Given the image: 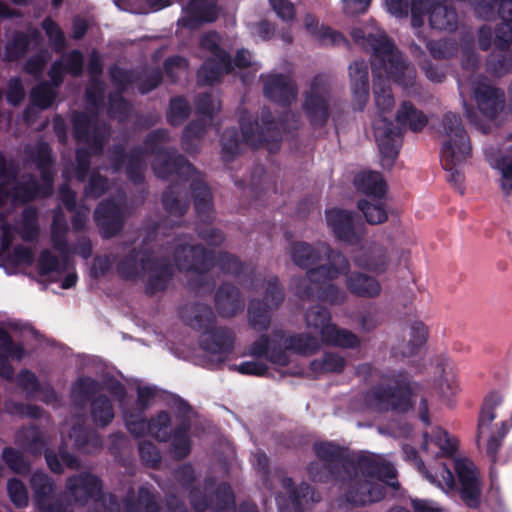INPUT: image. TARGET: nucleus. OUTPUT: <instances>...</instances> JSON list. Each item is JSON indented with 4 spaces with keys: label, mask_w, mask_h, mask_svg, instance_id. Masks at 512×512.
Returning a JSON list of instances; mask_svg holds the SVG:
<instances>
[{
    "label": "nucleus",
    "mask_w": 512,
    "mask_h": 512,
    "mask_svg": "<svg viewBox=\"0 0 512 512\" xmlns=\"http://www.w3.org/2000/svg\"><path fill=\"white\" fill-rule=\"evenodd\" d=\"M167 246L161 249V258L154 257L148 251L132 250L117 265L119 275L128 280H134L148 274L146 291L154 294L163 291L172 279L175 267L165 258L172 253L176 268L186 273L191 289L201 290L210 286V276L217 267L225 274L240 277L241 283L249 290L264 294V300L252 299L248 307L249 325L257 331H265L270 325V312L279 307L284 300V290L274 275L263 276L250 268H244L242 263L233 255L219 253L216 257L212 251H207L199 245H193L186 235H177L173 241H167Z\"/></svg>",
    "instance_id": "1"
},
{
    "label": "nucleus",
    "mask_w": 512,
    "mask_h": 512,
    "mask_svg": "<svg viewBox=\"0 0 512 512\" xmlns=\"http://www.w3.org/2000/svg\"><path fill=\"white\" fill-rule=\"evenodd\" d=\"M169 141V133L165 129L152 131L145 140V147H137L125 154L122 145H115L110 151L111 169L114 173L120 171L127 159L126 174L133 183H141L148 154L154 155L152 169L155 175L162 179L171 180L168 189L163 193L162 204L168 214L167 219L152 228L143 239L146 246L152 240H160V236L168 237L166 233L168 224L174 226L188 208L186 187L189 184L194 206L198 217L203 223L213 219L212 194L203 175L197 171L182 155L175 150H167L162 147Z\"/></svg>",
    "instance_id": "2"
},
{
    "label": "nucleus",
    "mask_w": 512,
    "mask_h": 512,
    "mask_svg": "<svg viewBox=\"0 0 512 512\" xmlns=\"http://www.w3.org/2000/svg\"><path fill=\"white\" fill-rule=\"evenodd\" d=\"M351 37L357 45L371 52L373 91L378 109L372 125L382 166L389 169L399 153L402 128L419 132L428 123L427 116L406 101L401 104L396 114L398 127L386 116V113H390L394 107L390 80L408 90L415 84L416 71L405 62L400 51L375 22L371 21L361 27L353 28Z\"/></svg>",
    "instance_id": "3"
},
{
    "label": "nucleus",
    "mask_w": 512,
    "mask_h": 512,
    "mask_svg": "<svg viewBox=\"0 0 512 512\" xmlns=\"http://www.w3.org/2000/svg\"><path fill=\"white\" fill-rule=\"evenodd\" d=\"M313 450L319 461L308 464L309 479L337 485L344 491L345 501L353 506H366L385 498L386 484L372 479L386 481L396 478L392 464L373 455L351 454L348 448L333 441L315 442Z\"/></svg>",
    "instance_id": "4"
},
{
    "label": "nucleus",
    "mask_w": 512,
    "mask_h": 512,
    "mask_svg": "<svg viewBox=\"0 0 512 512\" xmlns=\"http://www.w3.org/2000/svg\"><path fill=\"white\" fill-rule=\"evenodd\" d=\"M25 163H35L41 174L42 183H38L35 176H30L27 183H18L11 191H7L3 184H0V252L6 253L11 248L16 234L24 242H34L40 234L39 212L34 207L25 208L20 219L15 225L7 222L8 212L4 210L10 203L25 204L39 197H46L53 192V158L49 145L39 141L35 144L26 145L24 148Z\"/></svg>",
    "instance_id": "5"
},
{
    "label": "nucleus",
    "mask_w": 512,
    "mask_h": 512,
    "mask_svg": "<svg viewBox=\"0 0 512 512\" xmlns=\"http://www.w3.org/2000/svg\"><path fill=\"white\" fill-rule=\"evenodd\" d=\"M103 63L100 55L93 51L89 57V84L86 88V101L91 113L74 112L72 114L73 135L77 142L88 146L76 150L75 176L83 182L91 165L92 155H101L105 143L110 137L109 126L98 119V112L104 101V83L99 80Z\"/></svg>",
    "instance_id": "6"
},
{
    "label": "nucleus",
    "mask_w": 512,
    "mask_h": 512,
    "mask_svg": "<svg viewBox=\"0 0 512 512\" xmlns=\"http://www.w3.org/2000/svg\"><path fill=\"white\" fill-rule=\"evenodd\" d=\"M288 118H294L293 114H286L278 124L272 118L270 111L263 108L261 111V124L258 121H248L247 112L240 115L242 134L239 136L236 129H227L221 136V154L225 161H230L242 151L243 146L253 148H266L269 153H275L280 148L282 130L290 129Z\"/></svg>",
    "instance_id": "7"
},
{
    "label": "nucleus",
    "mask_w": 512,
    "mask_h": 512,
    "mask_svg": "<svg viewBox=\"0 0 512 512\" xmlns=\"http://www.w3.org/2000/svg\"><path fill=\"white\" fill-rule=\"evenodd\" d=\"M290 254L295 265L307 270L305 279L312 284L332 281L350 270L348 259L324 242L315 245L296 242L292 245Z\"/></svg>",
    "instance_id": "8"
},
{
    "label": "nucleus",
    "mask_w": 512,
    "mask_h": 512,
    "mask_svg": "<svg viewBox=\"0 0 512 512\" xmlns=\"http://www.w3.org/2000/svg\"><path fill=\"white\" fill-rule=\"evenodd\" d=\"M437 130L445 137L440 155L442 166L447 172V181L463 194L465 187L462 166L471 157L469 136L460 116L453 112L443 115Z\"/></svg>",
    "instance_id": "9"
},
{
    "label": "nucleus",
    "mask_w": 512,
    "mask_h": 512,
    "mask_svg": "<svg viewBox=\"0 0 512 512\" xmlns=\"http://www.w3.org/2000/svg\"><path fill=\"white\" fill-rule=\"evenodd\" d=\"M181 318L191 328L202 331L200 346L212 361L222 362L232 352L234 336L231 330L215 326V316L205 304L186 305Z\"/></svg>",
    "instance_id": "10"
},
{
    "label": "nucleus",
    "mask_w": 512,
    "mask_h": 512,
    "mask_svg": "<svg viewBox=\"0 0 512 512\" xmlns=\"http://www.w3.org/2000/svg\"><path fill=\"white\" fill-rule=\"evenodd\" d=\"M323 342L317 337L308 334H286L282 330H275L271 339L261 335L249 346V354L256 357H265L278 366H286L290 362V353L310 356L317 353Z\"/></svg>",
    "instance_id": "11"
},
{
    "label": "nucleus",
    "mask_w": 512,
    "mask_h": 512,
    "mask_svg": "<svg viewBox=\"0 0 512 512\" xmlns=\"http://www.w3.org/2000/svg\"><path fill=\"white\" fill-rule=\"evenodd\" d=\"M219 42L220 36L215 32L206 33L200 39V48L207 51L209 57L197 72L198 82L212 85L220 81L223 75L231 73L235 67L249 68L253 72V78L261 66L253 59L252 54L247 49H239L232 61L229 54L220 48Z\"/></svg>",
    "instance_id": "12"
},
{
    "label": "nucleus",
    "mask_w": 512,
    "mask_h": 512,
    "mask_svg": "<svg viewBox=\"0 0 512 512\" xmlns=\"http://www.w3.org/2000/svg\"><path fill=\"white\" fill-rule=\"evenodd\" d=\"M84 58L80 51L73 50L62 55L61 59L55 61L49 71L52 83L42 82L36 85L30 94L31 104L24 111V120L27 124L33 121L35 109L49 108L56 96V89L62 84L64 72L73 76L81 75L83 71Z\"/></svg>",
    "instance_id": "13"
},
{
    "label": "nucleus",
    "mask_w": 512,
    "mask_h": 512,
    "mask_svg": "<svg viewBox=\"0 0 512 512\" xmlns=\"http://www.w3.org/2000/svg\"><path fill=\"white\" fill-rule=\"evenodd\" d=\"M110 78L119 92L127 90L133 84L141 94H146L155 89L161 81V72L158 69H142L140 71L124 70L118 66L110 68ZM130 112L129 103L120 93L109 96V114L123 121Z\"/></svg>",
    "instance_id": "14"
},
{
    "label": "nucleus",
    "mask_w": 512,
    "mask_h": 512,
    "mask_svg": "<svg viewBox=\"0 0 512 512\" xmlns=\"http://www.w3.org/2000/svg\"><path fill=\"white\" fill-rule=\"evenodd\" d=\"M305 323L309 329H313L320 336V341L328 346L344 349H356L360 346V338L348 329L340 328L331 321L330 311L315 305L305 313Z\"/></svg>",
    "instance_id": "15"
},
{
    "label": "nucleus",
    "mask_w": 512,
    "mask_h": 512,
    "mask_svg": "<svg viewBox=\"0 0 512 512\" xmlns=\"http://www.w3.org/2000/svg\"><path fill=\"white\" fill-rule=\"evenodd\" d=\"M475 8L477 0H470ZM428 17L430 27L436 30L453 31L457 28V13L447 5V0H411V24L420 31Z\"/></svg>",
    "instance_id": "16"
},
{
    "label": "nucleus",
    "mask_w": 512,
    "mask_h": 512,
    "mask_svg": "<svg viewBox=\"0 0 512 512\" xmlns=\"http://www.w3.org/2000/svg\"><path fill=\"white\" fill-rule=\"evenodd\" d=\"M68 223L60 207L53 211V220L51 223V242L53 248L61 255L59 260L48 249L43 250L38 259V268L40 274L61 273L68 266V256L70 247L68 245Z\"/></svg>",
    "instance_id": "17"
},
{
    "label": "nucleus",
    "mask_w": 512,
    "mask_h": 512,
    "mask_svg": "<svg viewBox=\"0 0 512 512\" xmlns=\"http://www.w3.org/2000/svg\"><path fill=\"white\" fill-rule=\"evenodd\" d=\"M413 394L412 386H373L364 402L375 412L404 414L413 408Z\"/></svg>",
    "instance_id": "18"
},
{
    "label": "nucleus",
    "mask_w": 512,
    "mask_h": 512,
    "mask_svg": "<svg viewBox=\"0 0 512 512\" xmlns=\"http://www.w3.org/2000/svg\"><path fill=\"white\" fill-rule=\"evenodd\" d=\"M331 85L325 74L316 75L310 82L303 101V111L314 127L326 124L330 115Z\"/></svg>",
    "instance_id": "19"
},
{
    "label": "nucleus",
    "mask_w": 512,
    "mask_h": 512,
    "mask_svg": "<svg viewBox=\"0 0 512 512\" xmlns=\"http://www.w3.org/2000/svg\"><path fill=\"white\" fill-rule=\"evenodd\" d=\"M497 14L503 21L495 29L494 49L507 52L512 46V0H477L475 13L484 20H491Z\"/></svg>",
    "instance_id": "20"
},
{
    "label": "nucleus",
    "mask_w": 512,
    "mask_h": 512,
    "mask_svg": "<svg viewBox=\"0 0 512 512\" xmlns=\"http://www.w3.org/2000/svg\"><path fill=\"white\" fill-rule=\"evenodd\" d=\"M76 369L74 384H142L140 380L124 376L114 366L94 356L78 358Z\"/></svg>",
    "instance_id": "21"
},
{
    "label": "nucleus",
    "mask_w": 512,
    "mask_h": 512,
    "mask_svg": "<svg viewBox=\"0 0 512 512\" xmlns=\"http://www.w3.org/2000/svg\"><path fill=\"white\" fill-rule=\"evenodd\" d=\"M125 200V193L119 190L115 198L104 200L96 207L94 220L103 238H111L123 228L125 215L122 206Z\"/></svg>",
    "instance_id": "22"
},
{
    "label": "nucleus",
    "mask_w": 512,
    "mask_h": 512,
    "mask_svg": "<svg viewBox=\"0 0 512 512\" xmlns=\"http://www.w3.org/2000/svg\"><path fill=\"white\" fill-rule=\"evenodd\" d=\"M16 442L23 450L34 456L44 453L49 469L55 474L63 473V465L58 460L56 452L46 448V441L38 426L30 425L20 429L16 433Z\"/></svg>",
    "instance_id": "23"
},
{
    "label": "nucleus",
    "mask_w": 512,
    "mask_h": 512,
    "mask_svg": "<svg viewBox=\"0 0 512 512\" xmlns=\"http://www.w3.org/2000/svg\"><path fill=\"white\" fill-rule=\"evenodd\" d=\"M65 490L74 504L83 507L91 499L102 496L103 482L97 475L83 471L66 479Z\"/></svg>",
    "instance_id": "24"
},
{
    "label": "nucleus",
    "mask_w": 512,
    "mask_h": 512,
    "mask_svg": "<svg viewBox=\"0 0 512 512\" xmlns=\"http://www.w3.org/2000/svg\"><path fill=\"white\" fill-rule=\"evenodd\" d=\"M471 91L480 112L488 119H494L503 109L504 93L494 87L482 75L471 80Z\"/></svg>",
    "instance_id": "25"
},
{
    "label": "nucleus",
    "mask_w": 512,
    "mask_h": 512,
    "mask_svg": "<svg viewBox=\"0 0 512 512\" xmlns=\"http://www.w3.org/2000/svg\"><path fill=\"white\" fill-rule=\"evenodd\" d=\"M454 469L460 484L462 501L467 507L477 509L481 503V485L474 463L467 459H458Z\"/></svg>",
    "instance_id": "26"
},
{
    "label": "nucleus",
    "mask_w": 512,
    "mask_h": 512,
    "mask_svg": "<svg viewBox=\"0 0 512 512\" xmlns=\"http://www.w3.org/2000/svg\"><path fill=\"white\" fill-rule=\"evenodd\" d=\"M326 222L335 237L345 243L356 244L364 235V225L357 223L351 212L329 209L326 211Z\"/></svg>",
    "instance_id": "27"
},
{
    "label": "nucleus",
    "mask_w": 512,
    "mask_h": 512,
    "mask_svg": "<svg viewBox=\"0 0 512 512\" xmlns=\"http://www.w3.org/2000/svg\"><path fill=\"white\" fill-rule=\"evenodd\" d=\"M352 258L357 267L375 274L385 273L392 263L389 247L377 242L362 246Z\"/></svg>",
    "instance_id": "28"
},
{
    "label": "nucleus",
    "mask_w": 512,
    "mask_h": 512,
    "mask_svg": "<svg viewBox=\"0 0 512 512\" xmlns=\"http://www.w3.org/2000/svg\"><path fill=\"white\" fill-rule=\"evenodd\" d=\"M312 284L306 281V279H293L292 286L295 294L301 299L316 298L319 301L327 302L330 305H340L345 302L347 294L345 291L340 289L334 284Z\"/></svg>",
    "instance_id": "29"
},
{
    "label": "nucleus",
    "mask_w": 512,
    "mask_h": 512,
    "mask_svg": "<svg viewBox=\"0 0 512 512\" xmlns=\"http://www.w3.org/2000/svg\"><path fill=\"white\" fill-rule=\"evenodd\" d=\"M263 92L266 98L282 106L296 100L297 87L294 81L284 74L269 73L261 75Z\"/></svg>",
    "instance_id": "30"
},
{
    "label": "nucleus",
    "mask_w": 512,
    "mask_h": 512,
    "mask_svg": "<svg viewBox=\"0 0 512 512\" xmlns=\"http://www.w3.org/2000/svg\"><path fill=\"white\" fill-rule=\"evenodd\" d=\"M218 0H190L183 8L182 17L178 26L189 29L199 27L202 23L213 22L217 19L219 8Z\"/></svg>",
    "instance_id": "31"
},
{
    "label": "nucleus",
    "mask_w": 512,
    "mask_h": 512,
    "mask_svg": "<svg viewBox=\"0 0 512 512\" xmlns=\"http://www.w3.org/2000/svg\"><path fill=\"white\" fill-rule=\"evenodd\" d=\"M509 144L504 149L488 147L485 156L489 164L499 176L501 190L508 195L512 192V134L509 136Z\"/></svg>",
    "instance_id": "32"
},
{
    "label": "nucleus",
    "mask_w": 512,
    "mask_h": 512,
    "mask_svg": "<svg viewBox=\"0 0 512 512\" xmlns=\"http://www.w3.org/2000/svg\"><path fill=\"white\" fill-rule=\"evenodd\" d=\"M355 374L359 380L368 384H411L407 372L392 369L383 370L371 363L358 365Z\"/></svg>",
    "instance_id": "33"
},
{
    "label": "nucleus",
    "mask_w": 512,
    "mask_h": 512,
    "mask_svg": "<svg viewBox=\"0 0 512 512\" xmlns=\"http://www.w3.org/2000/svg\"><path fill=\"white\" fill-rule=\"evenodd\" d=\"M353 102L357 110H363L369 99V74L367 63L356 60L349 66Z\"/></svg>",
    "instance_id": "34"
},
{
    "label": "nucleus",
    "mask_w": 512,
    "mask_h": 512,
    "mask_svg": "<svg viewBox=\"0 0 512 512\" xmlns=\"http://www.w3.org/2000/svg\"><path fill=\"white\" fill-rule=\"evenodd\" d=\"M27 351L21 342H15L5 330L0 328V376L11 379L14 369L10 360L21 361Z\"/></svg>",
    "instance_id": "35"
},
{
    "label": "nucleus",
    "mask_w": 512,
    "mask_h": 512,
    "mask_svg": "<svg viewBox=\"0 0 512 512\" xmlns=\"http://www.w3.org/2000/svg\"><path fill=\"white\" fill-rule=\"evenodd\" d=\"M345 284L350 293L362 298H376L382 291V286L375 277L361 272L348 275Z\"/></svg>",
    "instance_id": "36"
},
{
    "label": "nucleus",
    "mask_w": 512,
    "mask_h": 512,
    "mask_svg": "<svg viewBox=\"0 0 512 512\" xmlns=\"http://www.w3.org/2000/svg\"><path fill=\"white\" fill-rule=\"evenodd\" d=\"M215 304L221 316L232 317L243 309L244 300L237 288L224 284L216 293Z\"/></svg>",
    "instance_id": "37"
},
{
    "label": "nucleus",
    "mask_w": 512,
    "mask_h": 512,
    "mask_svg": "<svg viewBox=\"0 0 512 512\" xmlns=\"http://www.w3.org/2000/svg\"><path fill=\"white\" fill-rule=\"evenodd\" d=\"M122 503L123 512H161L155 494L147 486H140L136 497L127 494Z\"/></svg>",
    "instance_id": "38"
},
{
    "label": "nucleus",
    "mask_w": 512,
    "mask_h": 512,
    "mask_svg": "<svg viewBox=\"0 0 512 512\" xmlns=\"http://www.w3.org/2000/svg\"><path fill=\"white\" fill-rule=\"evenodd\" d=\"M408 335V342L394 350V357L409 358L416 356L427 341L428 329L423 322L415 320L409 325Z\"/></svg>",
    "instance_id": "39"
},
{
    "label": "nucleus",
    "mask_w": 512,
    "mask_h": 512,
    "mask_svg": "<svg viewBox=\"0 0 512 512\" xmlns=\"http://www.w3.org/2000/svg\"><path fill=\"white\" fill-rule=\"evenodd\" d=\"M356 189L369 198H384L387 190L382 175L378 172L363 171L354 178Z\"/></svg>",
    "instance_id": "40"
},
{
    "label": "nucleus",
    "mask_w": 512,
    "mask_h": 512,
    "mask_svg": "<svg viewBox=\"0 0 512 512\" xmlns=\"http://www.w3.org/2000/svg\"><path fill=\"white\" fill-rule=\"evenodd\" d=\"M304 26L306 30L324 46H339L348 42L341 33L334 31L326 26L319 27L317 19L312 14H307L304 17Z\"/></svg>",
    "instance_id": "41"
},
{
    "label": "nucleus",
    "mask_w": 512,
    "mask_h": 512,
    "mask_svg": "<svg viewBox=\"0 0 512 512\" xmlns=\"http://www.w3.org/2000/svg\"><path fill=\"white\" fill-rule=\"evenodd\" d=\"M59 199L69 211H75L72 217V227L76 231L84 229L89 216V208L80 206L76 210V193L70 189L67 183L59 188Z\"/></svg>",
    "instance_id": "42"
},
{
    "label": "nucleus",
    "mask_w": 512,
    "mask_h": 512,
    "mask_svg": "<svg viewBox=\"0 0 512 512\" xmlns=\"http://www.w3.org/2000/svg\"><path fill=\"white\" fill-rule=\"evenodd\" d=\"M70 436L74 438V446L79 452L93 454L102 448L100 436L80 425L72 427Z\"/></svg>",
    "instance_id": "43"
},
{
    "label": "nucleus",
    "mask_w": 512,
    "mask_h": 512,
    "mask_svg": "<svg viewBox=\"0 0 512 512\" xmlns=\"http://www.w3.org/2000/svg\"><path fill=\"white\" fill-rule=\"evenodd\" d=\"M503 396L497 392H490L483 400L482 407L478 417L477 439L481 437L496 418L495 409L502 404Z\"/></svg>",
    "instance_id": "44"
},
{
    "label": "nucleus",
    "mask_w": 512,
    "mask_h": 512,
    "mask_svg": "<svg viewBox=\"0 0 512 512\" xmlns=\"http://www.w3.org/2000/svg\"><path fill=\"white\" fill-rule=\"evenodd\" d=\"M190 427L188 423H178L171 433V452L177 460H183L191 452Z\"/></svg>",
    "instance_id": "45"
},
{
    "label": "nucleus",
    "mask_w": 512,
    "mask_h": 512,
    "mask_svg": "<svg viewBox=\"0 0 512 512\" xmlns=\"http://www.w3.org/2000/svg\"><path fill=\"white\" fill-rule=\"evenodd\" d=\"M90 413L96 426L106 427L114 418V408L111 400L105 395L95 396L90 403Z\"/></svg>",
    "instance_id": "46"
},
{
    "label": "nucleus",
    "mask_w": 512,
    "mask_h": 512,
    "mask_svg": "<svg viewBox=\"0 0 512 512\" xmlns=\"http://www.w3.org/2000/svg\"><path fill=\"white\" fill-rule=\"evenodd\" d=\"M30 486L33 491L36 506L42 504L55 493V483L43 471L37 470L30 477Z\"/></svg>",
    "instance_id": "47"
},
{
    "label": "nucleus",
    "mask_w": 512,
    "mask_h": 512,
    "mask_svg": "<svg viewBox=\"0 0 512 512\" xmlns=\"http://www.w3.org/2000/svg\"><path fill=\"white\" fill-rule=\"evenodd\" d=\"M30 37L34 41H38L40 37L39 31L33 29L32 31H30V35L22 32L15 33L11 40H9L8 43L6 44L5 58L9 61H12L24 56L29 47Z\"/></svg>",
    "instance_id": "48"
},
{
    "label": "nucleus",
    "mask_w": 512,
    "mask_h": 512,
    "mask_svg": "<svg viewBox=\"0 0 512 512\" xmlns=\"http://www.w3.org/2000/svg\"><path fill=\"white\" fill-rule=\"evenodd\" d=\"M210 497L212 498L210 509L213 512H235V496L228 483L218 484L213 493H210Z\"/></svg>",
    "instance_id": "49"
},
{
    "label": "nucleus",
    "mask_w": 512,
    "mask_h": 512,
    "mask_svg": "<svg viewBox=\"0 0 512 512\" xmlns=\"http://www.w3.org/2000/svg\"><path fill=\"white\" fill-rule=\"evenodd\" d=\"M486 70L494 77H502L512 71V50L499 52L494 49L486 59Z\"/></svg>",
    "instance_id": "50"
},
{
    "label": "nucleus",
    "mask_w": 512,
    "mask_h": 512,
    "mask_svg": "<svg viewBox=\"0 0 512 512\" xmlns=\"http://www.w3.org/2000/svg\"><path fill=\"white\" fill-rule=\"evenodd\" d=\"M215 485L216 479L214 477H207L204 480L205 493H203L197 486L189 488V502L196 512H204L210 509L212 506V498L210 497L209 492L215 487Z\"/></svg>",
    "instance_id": "51"
},
{
    "label": "nucleus",
    "mask_w": 512,
    "mask_h": 512,
    "mask_svg": "<svg viewBox=\"0 0 512 512\" xmlns=\"http://www.w3.org/2000/svg\"><path fill=\"white\" fill-rule=\"evenodd\" d=\"M358 208L365 216L369 224L375 225L387 220V211L384 198H370V200H360Z\"/></svg>",
    "instance_id": "52"
},
{
    "label": "nucleus",
    "mask_w": 512,
    "mask_h": 512,
    "mask_svg": "<svg viewBox=\"0 0 512 512\" xmlns=\"http://www.w3.org/2000/svg\"><path fill=\"white\" fill-rule=\"evenodd\" d=\"M207 130V123L204 119L189 123L183 132L182 148L192 154L198 151V142L203 138Z\"/></svg>",
    "instance_id": "53"
},
{
    "label": "nucleus",
    "mask_w": 512,
    "mask_h": 512,
    "mask_svg": "<svg viewBox=\"0 0 512 512\" xmlns=\"http://www.w3.org/2000/svg\"><path fill=\"white\" fill-rule=\"evenodd\" d=\"M346 364V360L338 353H325L321 359H315L310 363L311 371L315 374L339 373Z\"/></svg>",
    "instance_id": "54"
},
{
    "label": "nucleus",
    "mask_w": 512,
    "mask_h": 512,
    "mask_svg": "<svg viewBox=\"0 0 512 512\" xmlns=\"http://www.w3.org/2000/svg\"><path fill=\"white\" fill-rule=\"evenodd\" d=\"M1 458L6 466L15 474L27 475L31 471L30 461L23 453L13 447L7 446L2 450Z\"/></svg>",
    "instance_id": "55"
},
{
    "label": "nucleus",
    "mask_w": 512,
    "mask_h": 512,
    "mask_svg": "<svg viewBox=\"0 0 512 512\" xmlns=\"http://www.w3.org/2000/svg\"><path fill=\"white\" fill-rule=\"evenodd\" d=\"M171 418L167 411H160L149 419V435L159 442H168L171 438Z\"/></svg>",
    "instance_id": "56"
},
{
    "label": "nucleus",
    "mask_w": 512,
    "mask_h": 512,
    "mask_svg": "<svg viewBox=\"0 0 512 512\" xmlns=\"http://www.w3.org/2000/svg\"><path fill=\"white\" fill-rule=\"evenodd\" d=\"M418 40L425 42L427 49L435 59H446L456 54L458 48L455 41L444 39L439 41H427L421 31L415 32Z\"/></svg>",
    "instance_id": "57"
},
{
    "label": "nucleus",
    "mask_w": 512,
    "mask_h": 512,
    "mask_svg": "<svg viewBox=\"0 0 512 512\" xmlns=\"http://www.w3.org/2000/svg\"><path fill=\"white\" fill-rule=\"evenodd\" d=\"M123 415L126 428L134 437L149 434V420H147L145 413L131 410L124 411Z\"/></svg>",
    "instance_id": "58"
},
{
    "label": "nucleus",
    "mask_w": 512,
    "mask_h": 512,
    "mask_svg": "<svg viewBox=\"0 0 512 512\" xmlns=\"http://www.w3.org/2000/svg\"><path fill=\"white\" fill-rule=\"evenodd\" d=\"M5 410L12 416L27 417L31 419H39L43 414V409L40 406L25 404L18 401L6 402Z\"/></svg>",
    "instance_id": "59"
},
{
    "label": "nucleus",
    "mask_w": 512,
    "mask_h": 512,
    "mask_svg": "<svg viewBox=\"0 0 512 512\" xmlns=\"http://www.w3.org/2000/svg\"><path fill=\"white\" fill-rule=\"evenodd\" d=\"M190 114V106L182 97H175L170 101V109L167 114L168 122L173 126L180 125Z\"/></svg>",
    "instance_id": "60"
},
{
    "label": "nucleus",
    "mask_w": 512,
    "mask_h": 512,
    "mask_svg": "<svg viewBox=\"0 0 512 512\" xmlns=\"http://www.w3.org/2000/svg\"><path fill=\"white\" fill-rule=\"evenodd\" d=\"M433 441L444 456L452 457L458 450V440L442 428L433 431Z\"/></svg>",
    "instance_id": "61"
},
{
    "label": "nucleus",
    "mask_w": 512,
    "mask_h": 512,
    "mask_svg": "<svg viewBox=\"0 0 512 512\" xmlns=\"http://www.w3.org/2000/svg\"><path fill=\"white\" fill-rule=\"evenodd\" d=\"M195 105L197 113L209 120H212L221 108L220 101L208 93L199 94L195 100Z\"/></svg>",
    "instance_id": "62"
},
{
    "label": "nucleus",
    "mask_w": 512,
    "mask_h": 512,
    "mask_svg": "<svg viewBox=\"0 0 512 512\" xmlns=\"http://www.w3.org/2000/svg\"><path fill=\"white\" fill-rule=\"evenodd\" d=\"M7 493L11 502L19 507H25L28 504V492L25 484L18 478H10L7 481Z\"/></svg>",
    "instance_id": "63"
},
{
    "label": "nucleus",
    "mask_w": 512,
    "mask_h": 512,
    "mask_svg": "<svg viewBox=\"0 0 512 512\" xmlns=\"http://www.w3.org/2000/svg\"><path fill=\"white\" fill-rule=\"evenodd\" d=\"M108 190L107 178L101 176L98 170L92 172L87 185L84 188L86 199H97Z\"/></svg>",
    "instance_id": "64"
}]
</instances>
